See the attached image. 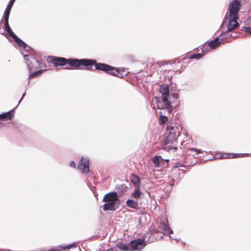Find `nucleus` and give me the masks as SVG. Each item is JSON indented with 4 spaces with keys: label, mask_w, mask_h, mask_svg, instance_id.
<instances>
[{
    "label": "nucleus",
    "mask_w": 251,
    "mask_h": 251,
    "mask_svg": "<svg viewBox=\"0 0 251 251\" xmlns=\"http://www.w3.org/2000/svg\"><path fill=\"white\" fill-rule=\"evenodd\" d=\"M67 64L74 67H78L80 66L85 67L80 68L81 70H89L92 65H95V69L97 70L103 71L113 76H119V71L117 68L105 63H97L94 59L68 58Z\"/></svg>",
    "instance_id": "1"
},
{
    "label": "nucleus",
    "mask_w": 251,
    "mask_h": 251,
    "mask_svg": "<svg viewBox=\"0 0 251 251\" xmlns=\"http://www.w3.org/2000/svg\"><path fill=\"white\" fill-rule=\"evenodd\" d=\"M239 17H233L231 16H228V13H226L222 25L220 26L219 30L221 31L220 36H225L227 39L231 37L236 38V35H233V32L230 33L233 30L237 28L239 26V24L237 20Z\"/></svg>",
    "instance_id": "2"
},
{
    "label": "nucleus",
    "mask_w": 251,
    "mask_h": 251,
    "mask_svg": "<svg viewBox=\"0 0 251 251\" xmlns=\"http://www.w3.org/2000/svg\"><path fill=\"white\" fill-rule=\"evenodd\" d=\"M15 0H10L8 4L6 6L4 12L3 18L4 20V28L7 32L9 36L12 38L15 42L24 49H26L27 46L26 44L21 39L17 37V36L13 32L11 27L9 25L8 20L11 8L15 2Z\"/></svg>",
    "instance_id": "3"
},
{
    "label": "nucleus",
    "mask_w": 251,
    "mask_h": 251,
    "mask_svg": "<svg viewBox=\"0 0 251 251\" xmlns=\"http://www.w3.org/2000/svg\"><path fill=\"white\" fill-rule=\"evenodd\" d=\"M102 201L105 202L103 206V210L104 211H115L120 203V200L116 192H110L106 194Z\"/></svg>",
    "instance_id": "4"
},
{
    "label": "nucleus",
    "mask_w": 251,
    "mask_h": 251,
    "mask_svg": "<svg viewBox=\"0 0 251 251\" xmlns=\"http://www.w3.org/2000/svg\"><path fill=\"white\" fill-rule=\"evenodd\" d=\"M166 129V136L163 142L165 145L173 144L179 135L178 128L171 125H168Z\"/></svg>",
    "instance_id": "5"
},
{
    "label": "nucleus",
    "mask_w": 251,
    "mask_h": 251,
    "mask_svg": "<svg viewBox=\"0 0 251 251\" xmlns=\"http://www.w3.org/2000/svg\"><path fill=\"white\" fill-rule=\"evenodd\" d=\"M159 92L162 94V99L166 109L167 110L168 114H170L173 111L172 102L169 100L170 98V92L169 88L166 84H162L159 87Z\"/></svg>",
    "instance_id": "6"
},
{
    "label": "nucleus",
    "mask_w": 251,
    "mask_h": 251,
    "mask_svg": "<svg viewBox=\"0 0 251 251\" xmlns=\"http://www.w3.org/2000/svg\"><path fill=\"white\" fill-rule=\"evenodd\" d=\"M149 233H147L143 239H138L130 241L129 243V250H142L146 246V243H151L153 240H146V236L149 235Z\"/></svg>",
    "instance_id": "7"
},
{
    "label": "nucleus",
    "mask_w": 251,
    "mask_h": 251,
    "mask_svg": "<svg viewBox=\"0 0 251 251\" xmlns=\"http://www.w3.org/2000/svg\"><path fill=\"white\" fill-rule=\"evenodd\" d=\"M154 167L157 171H162V168H167L169 165V160L164 159L160 155H156L152 159Z\"/></svg>",
    "instance_id": "8"
},
{
    "label": "nucleus",
    "mask_w": 251,
    "mask_h": 251,
    "mask_svg": "<svg viewBox=\"0 0 251 251\" xmlns=\"http://www.w3.org/2000/svg\"><path fill=\"white\" fill-rule=\"evenodd\" d=\"M241 2L239 0H233L229 4L228 11V16L233 17H239L238 12L240 9Z\"/></svg>",
    "instance_id": "9"
},
{
    "label": "nucleus",
    "mask_w": 251,
    "mask_h": 251,
    "mask_svg": "<svg viewBox=\"0 0 251 251\" xmlns=\"http://www.w3.org/2000/svg\"><path fill=\"white\" fill-rule=\"evenodd\" d=\"M24 58L29 70L36 69L40 64V61L35 59L31 55H24Z\"/></svg>",
    "instance_id": "10"
},
{
    "label": "nucleus",
    "mask_w": 251,
    "mask_h": 251,
    "mask_svg": "<svg viewBox=\"0 0 251 251\" xmlns=\"http://www.w3.org/2000/svg\"><path fill=\"white\" fill-rule=\"evenodd\" d=\"M89 159L87 156H82L78 164L77 169L81 171V173H89L90 170L89 169Z\"/></svg>",
    "instance_id": "11"
},
{
    "label": "nucleus",
    "mask_w": 251,
    "mask_h": 251,
    "mask_svg": "<svg viewBox=\"0 0 251 251\" xmlns=\"http://www.w3.org/2000/svg\"><path fill=\"white\" fill-rule=\"evenodd\" d=\"M158 229L164 235H170L173 233V230L169 226L168 221L167 219H165L163 221L161 220L158 226Z\"/></svg>",
    "instance_id": "12"
},
{
    "label": "nucleus",
    "mask_w": 251,
    "mask_h": 251,
    "mask_svg": "<svg viewBox=\"0 0 251 251\" xmlns=\"http://www.w3.org/2000/svg\"><path fill=\"white\" fill-rule=\"evenodd\" d=\"M227 39L225 36H220V35L215 38L214 40L208 42V45L211 49H215L218 47L220 45L225 42V40Z\"/></svg>",
    "instance_id": "13"
},
{
    "label": "nucleus",
    "mask_w": 251,
    "mask_h": 251,
    "mask_svg": "<svg viewBox=\"0 0 251 251\" xmlns=\"http://www.w3.org/2000/svg\"><path fill=\"white\" fill-rule=\"evenodd\" d=\"M51 62L53 64L54 67L58 66H64L67 64V58L62 57L53 56L52 57Z\"/></svg>",
    "instance_id": "14"
},
{
    "label": "nucleus",
    "mask_w": 251,
    "mask_h": 251,
    "mask_svg": "<svg viewBox=\"0 0 251 251\" xmlns=\"http://www.w3.org/2000/svg\"><path fill=\"white\" fill-rule=\"evenodd\" d=\"M183 168H186L185 166L182 165L181 163L177 162L173 164L172 167V170L175 172L181 170L182 172V173H185V171Z\"/></svg>",
    "instance_id": "15"
},
{
    "label": "nucleus",
    "mask_w": 251,
    "mask_h": 251,
    "mask_svg": "<svg viewBox=\"0 0 251 251\" xmlns=\"http://www.w3.org/2000/svg\"><path fill=\"white\" fill-rule=\"evenodd\" d=\"M130 179L132 183H133L136 188H139L141 185V181L139 176H136L135 174H131Z\"/></svg>",
    "instance_id": "16"
},
{
    "label": "nucleus",
    "mask_w": 251,
    "mask_h": 251,
    "mask_svg": "<svg viewBox=\"0 0 251 251\" xmlns=\"http://www.w3.org/2000/svg\"><path fill=\"white\" fill-rule=\"evenodd\" d=\"M15 110L13 109L7 112L3 113L0 114V119L3 120H10L13 116V113Z\"/></svg>",
    "instance_id": "17"
},
{
    "label": "nucleus",
    "mask_w": 251,
    "mask_h": 251,
    "mask_svg": "<svg viewBox=\"0 0 251 251\" xmlns=\"http://www.w3.org/2000/svg\"><path fill=\"white\" fill-rule=\"evenodd\" d=\"M126 203L127 206L130 208L135 209H138L139 208V205L137 200L135 201L132 199H128L126 201Z\"/></svg>",
    "instance_id": "18"
},
{
    "label": "nucleus",
    "mask_w": 251,
    "mask_h": 251,
    "mask_svg": "<svg viewBox=\"0 0 251 251\" xmlns=\"http://www.w3.org/2000/svg\"><path fill=\"white\" fill-rule=\"evenodd\" d=\"M171 113H170V114ZM160 120L159 123L160 124H164L168 120L167 116L169 115L168 114V112L166 111H160L159 113Z\"/></svg>",
    "instance_id": "19"
},
{
    "label": "nucleus",
    "mask_w": 251,
    "mask_h": 251,
    "mask_svg": "<svg viewBox=\"0 0 251 251\" xmlns=\"http://www.w3.org/2000/svg\"><path fill=\"white\" fill-rule=\"evenodd\" d=\"M117 247L121 250L127 251L129 250V244H125L122 242L119 243L117 245Z\"/></svg>",
    "instance_id": "20"
},
{
    "label": "nucleus",
    "mask_w": 251,
    "mask_h": 251,
    "mask_svg": "<svg viewBox=\"0 0 251 251\" xmlns=\"http://www.w3.org/2000/svg\"><path fill=\"white\" fill-rule=\"evenodd\" d=\"M132 195L136 199H139L141 198H142L143 195L142 193L139 190V188H136L135 189Z\"/></svg>",
    "instance_id": "21"
},
{
    "label": "nucleus",
    "mask_w": 251,
    "mask_h": 251,
    "mask_svg": "<svg viewBox=\"0 0 251 251\" xmlns=\"http://www.w3.org/2000/svg\"><path fill=\"white\" fill-rule=\"evenodd\" d=\"M156 104L158 109L162 110V111H166L167 112V110L166 109L163 101L161 102L160 100H157Z\"/></svg>",
    "instance_id": "22"
},
{
    "label": "nucleus",
    "mask_w": 251,
    "mask_h": 251,
    "mask_svg": "<svg viewBox=\"0 0 251 251\" xmlns=\"http://www.w3.org/2000/svg\"><path fill=\"white\" fill-rule=\"evenodd\" d=\"M43 73V70H40L39 71H36L33 73L30 74L29 75L28 79H30L34 77H37L40 76Z\"/></svg>",
    "instance_id": "23"
},
{
    "label": "nucleus",
    "mask_w": 251,
    "mask_h": 251,
    "mask_svg": "<svg viewBox=\"0 0 251 251\" xmlns=\"http://www.w3.org/2000/svg\"><path fill=\"white\" fill-rule=\"evenodd\" d=\"M203 55H204L203 54H202L201 53L193 54L189 57V59H197V60H199L203 56Z\"/></svg>",
    "instance_id": "24"
},
{
    "label": "nucleus",
    "mask_w": 251,
    "mask_h": 251,
    "mask_svg": "<svg viewBox=\"0 0 251 251\" xmlns=\"http://www.w3.org/2000/svg\"><path fill=\"white\" fill-rule=\"evenodd\" d=\"M77 244L76 243H73L67 246H61L60 248L65 250H69L72 248H76Z\"/></svg>",
    "instance_id": "25"
},
{
    "label": "nucleus",
    "mask_w": 251,
    "mask_h": 251,
    "mask_svg": "<svg viewBox=\"0 0 251 251\" xmlns=\"http://www.w3.org/2000/svg\"><path fill=\"white\" fill-rule=\"evenodd\" d=\"M69 166L73 168H75L76 167V164L74 161H71L69 163Z\"/></svg>",
    "instance_id": "26"
},
{
    "label": "nucleus",
    "mask_w": 251,
    "mask_h": 251,
    "mask_svg": "<svg viewBox=\"0 0 251 251\" xmlns=\"http://www.w3.org/2000/svg\"><path fill=\"white\" fill-rule=\"evenodd\" d=\"M244 28L246 32H249L250 34H251V26L244 27Z\"/></svg>",
    "instance_id": "27"
},
{
    "label": "nucleus",
    "mask_w": 251,
    "mask_h": 251,
    "mask_svg": "<svg viewBox=\"0 0 251 251\" xmlns=\"http://www.w3.org/2000/svg\"><path fill=\"white\" fill-rule=\"evenodd\" d=\"M191 150L194 151H196L197 154L201 152V150H197V149H195V148H192V149H191Z\"/></svg>",
    "instance_id": "28"
},
{
    "label": "nucleus",
    "mask_w": 251,
    "mask_h": 251,
    "mask_svg": "<svg viewBox=\"0 0 251 251\" xmlns=\"http://www.w3.org/2000/svg\"><path fill=\"white\" fill-rule=\"evenodd\" d=\"M25 93H24L23 95H22V97L21 98V99L19 101V103H18V104L17 105H18L22 101V100L23 99V98H24V97L25 96ZM18 106H16V107H17Z\"/></svg>",
    "instance_id": "29"
},
{
    "label": "nucleus",
    "mask_w": 251,
    "mask_h": 251,
    "mask_svg": "<svg viewBox=\"0 0 251 251\" xmlns=\"http://www.w3.org/2000/svg\"><path fill=\"white\" fill-rule=\"evenodd\" d=\"M172 181H170L169 182V184L171 186H173L174 185V181H175V179L174 178H172Z\"/></svg>",
    "instance_id": "30"
},
{
    "label": "nucleus",
    "mask_w": 251,
    "mask_h": 251,
    "mask_svg": "<svg viewBox=\"0 0 251 251\" xmlns=\"http://www.w3.org/2000/svg\"><path fill=\"white\" fill-rule=\"evenodd\" d=\"M169 149H170V150H172V149H173V150H174L176 151V150H177V148H176V147H173V148H172V149H171V148H170Z\"/></svg>",
    "instance_id": "31"
},
{
    "label": "nucleus",
    "mask_w": 251,
    "mask_h": 251,
    "mask_svg": "<svg viewBox=\"0 0 251 251\" xmlns=\"http://www.w3.org/2000/svg\"><path fill=\"white\" fill-rule=\"evenodd\" d=\"M121 186H122V187H123L124 189H126V186H125V185H121Z\"/></svg>",
    "instance_id": "32"
},
{
    "label": "nucleus",
    "mask_w": 251,
    "mask_h": 251,
    "mask_svg": "<svg viewBox=\"0 0 251 251\" xmlns=\"http://www.w3.org/2000/svg\"><path fill=\"white\" fill-rule=\"evenodd\" d=\"M250 26H251V18L250 19Z\"/></svg>",
    "instance_id": "33"
},
{
    "label": "nucleus",
    "mask_w": 251,
    "mask_h": 251,
    "mask_svg": "<svg viewBox=\"0 0 251 251\" xmlns=\"http://www.w3.org/2000/svg\"><path fill=\"white\" fill-rule=\"evenodd\" d=\"M239 154H235L234 155V156L233 157H235V156H237Z\"/></svg>",
    "instance_id": "34"
},
{
    "label": "nucleus",
    "mask_w": 251,
    "mask_h": 251,
    "mask_svg": "<svg viewBox=\"0 0 251 251\" xmlns=\"http://www.w3.org/2000/svg\"><path fill=\"white\" fill-rule=\"evenodd\" d=\"M174 174L176 175V176H177V175L178 176L179 175V174H177V173H176V174Z\"/></svg>",
    "instance_id": "35"
},
{
    "label": "nucleus",
    "mask_w": 251,
    "mask_h": 251,
    "mask_svg": "<svg viewBox=\"0 0 251 251\" xmlns=\"http://www.w3.org/2000/svg\"><path fill=\"white\" fill-rule=\"evenodd\" d=\"M226 157H227V156H224V157H223V158H226Z\"/></svg>",
    "instance_id": "36"
},
{
    "label": "nucleus",
    "mask_w": 251,
    "mask_h": 251,
    "mask_svg": "<svg viewBox=\"0 0 251 251\" xmlns=\"http://www.w3.org/2000/svg\"><path fill=\"white\" fill-rule=\"evenodd\" d=\"M173 240H177V239H175V238H173Z\"/></svg>",
    "instance_id": "37"
}]
</instances>
